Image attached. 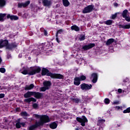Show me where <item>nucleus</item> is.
<instances>
[{
    "instance_id": "5",
    "label": "nucleus",
    "mask_w": 130,
    "mask_h": 130,
    "mask_svg": "<svg viewBox=\"0 0 130 130\" xmlns=\"http://www.w3.org/2000/svg\"><path fill=\"white\" fill-rule=\"evenodd\" d=\"M76 120L78 122H80L82 126H85L86 125L85 123H86V122H88V120L85 116H83L82 118L77 117Z\"/></svg>"
},
{
    "instance_id": "37",
    "label": "nucleus",
    "mask_w": 130,
    "mask_h": 130,
    "mask_svg": "<svg viewBox=\"0 0 130 130\" xmlns=\"http://www.w3.org/2000/svg\"><path fill=\"white\" fill-rule=\"evenodd\" d=\"M98 122H99V123H101L102 124L104 123V122H105V119L99 120Z\"/></svg>"
},
{
    "instance_id": "26",
    "label": "nucleus",
    "mask_w": 130,
    "mask_h": 130,
    "mask_svg": "<svg viewBox=\"0 0 130 130\" xmlns=\"http://www.w3.org/2000/svg\"><path fill=\"white\" fill-rule=\"evenodd\" d=\"M57 127V124H56V123L55 122H53L50 124V128H52L53 129H54V128H56Z\"/></svg>"
},
{
    "instance_id": "22",
    "label": "nucleus",
    "mask_w": 130,
    "mask_h": 130,
    "mask_svg": "<svg viewBox=\"0 0 130 130\" xmlns=\"http://www.w3.org/2000/svg\"><path fill=\"white\" fill-rule=\"evenodd\" d=\"M33 88H34V84H31L29 85H26L24 88V90H32Z\"/></svg>"
},
{
    "instance_id": "50",
    "label": "nucleus",
    "mask_w": 130,
    "mask_h": 130,
    "mask_svg": "<svg viewBox=\"0 0 130 130\" xmlns=\"http://www.w3.org/2000/svg\"><path fill=\"white\" fill-rule=\"evenodd\" d=\"M116 108H117L118 110L120 109V107L119 106H116Z\"/></svg>"
},
{
    "instance_id": "38",
    "label": "nucleus",
    "mask_w": 130,
    "mask_h": 130,
    "mask_svg": "<svg viewBox=\"0 0 130 130\" xmlns=\"http://www.w3.org/2000/svg\"><path fill=\"white\" fill-rule=\"evenodd\" d=\"M32 107L34 109H37V108H38V105L37 104H34L32 105Z\"/></svg>"
},
{
    "instance_id": "49",
    "label": "nucleus",
    "mask_w": 130,
    "mask_h": 130,
    "mask_svg": "<svg viewBox=\"0 0 130 130\" xmlns=\"http://www.w3.org/2000/svg\"><path fill=\"white\" fill-rule=\"evenodd\" d=\"M44 33L45 35H47V31H46V30H44Z\"/></svg>"
},
{
    "instance_id": "4",
    "label": "nucleus",
    "mask_w": 130,
    "mask_h": 130,
    "mask_svg": "<svg viewBox=\"0 0 130 130\" xmlns=\"http://www.w3.org/2000/svg\"><path fill=\"white\" fill-rule=\"evenodd\" d=\"M50 121V119H49V117L46 115H41V120L38 123V125H43L44 123H47V122H49Z\"/></svg>"
},
{
    "instance_id": "1",
    "label": "nucleus",
    "mask_w": 130,
    "mask_h": 130,
    "mask_svg": "<svg viewBox=\"0 0 130 130\" xmlns=\"http://www.w3.org/2000/svg\"><path fill=\"white\" fill-rule=\"evenodd\" d=\"M22 70L23 71L21 72V74H23V75H29L30 76L38 74V73H40L41 71V69L37 67H31L28 69H25V68H23Z\"/></svg>"
},
{
    "instance_id": "48",
    "label": "nucleus",
    "mask_w": 130,
    "mask_h": 130,
    "mask_svg": "<svg viewBox=\"0 0 130 130\" xmlns=\"http://www.w3.org/2000/svg\"><path fill=\"white\" fill-rule=\"evenodd\" d=\"M25 123H20V125H22V126H25Z\"/></svg>"
},
{
    "instance_id": "24",
    "label": "nucleus",
    "mask_w": 130,
    "mask_h": 130,
    "mask_svg": "<svg viewBox=\"0 0 130 130\" xmlns=\"http://www.w3.org/2000/svg\"><path fill=\"white\" fill-rule=\"evenodd\" d=\"M127 13H128V11L127 9L124 10L122 13V18H125L127 16Z\"/></svg>"
},
{
    "instance_id": "51",
    "label": "nucleus",
    "mask_w": 130,
    "mask_h": 130,
    "mask_svg": "<svg viewBox=\"0 0 130 130\" xmlns=\"http://www.w3.org/2000/svg\"><path fill=\"white\" fill-rule=\"evenodd\" d=\"M2 61H3V60H2V57H0V64L2 63Z\"/></svg>"
},
{
    "instance_id": "8",
    "label": "nucleus",
    "mask_w": 130,
    "mask_h": 130,
    "mask_svg": "<svg viewBox=\"0 0 130 130\" xmlns=\"http://www.w3.org/2000/svg\"><path fill=\"white\" fill-rule=\"evenodd\" d=\"M32 96L37 99H41V98L43 97V94L39 92L32 91Z\"/></svg>"
},
{
    "instance_id": "21",
    "label": "nucleus",
    "mask_w": 130,
    "mask_h": 130,
    "mask_svg": "<svg viewBox=\"0 0 130 130\" xmlns=\"http://www.w3.org/2000/svg\"><path fill=\"white\" fill-rule=\"evenodd\" d=\"M38 126H40V125H38V122H36V124L32 125L29 127V130H34L36 128V127H38Z\"/></svg>"
},
{
    "instance_id": "45",
    "label": "nucleus",
    "mask_w": 130,
    "mask_h": 130,
    "mask_svg": "<svg viewBox=\"0 0 130 130\" xmlns=\"http://www.w3.org/2000/svg\"><path fill=\"white\" fill-rule=\"evenodd\" d=\"M113 5L114 7H118V4H117V3H114Z\"/></svg>"
},
{
    "instance_id": "31",
    "label": "nucleus",
    "mask_w": 130,
    "mask_h": 130,
    "mask_svg": "<svg viewBox=\"0 0 130 130\" xmlns=\"http://www.w3.org/2000/svg\"><path fill=\"white\" fill-rule=\"evenodd\" d=\"M130 113V107L127 108L126 110L123 111V113Z\"/></svg>"
},
{
    "instance_id": "15",
    "label": "nucleus",
    "mask_w": 130,
    "mask_h": 130,
    "mask_svg": "<svg viewBox=\"0 0 130 130\" xmlns=\"http://www.w3.org/2000/svg\"><path fill=\"white\" fill-rule=\"evenodd\" d=\"M24 102H26V103H30V102H31V101L32 102H36V101H37V100H36L35 98H30L27 99H25L24 100Z\"/></svg>"
},
{
    "instance_id": "17",
    "label": "nucleus",
    "mask_w": 130,
    "mask_h": 130,
    "mask_svg": "<svg viewBox=\"0 0 130 130\" xmlns=\"http://www.w3.org/2000/svg\"><path fill=\"white\" fill-rule=\"evenodd\" d=\"M23 96L24 98H30L31 96H33V91H28Z\"/></svg>"
},
{
    "instance_id": "6",
    "label": "nucleus",
    "mask_w": 130,
    "mask_h": 130,
    "mask_svg": "<svg viewBox=\"0 0 130 130\" xmlns=\"http://www.w3.org/2000/svg\"><path fill=\"white\" fill-rule=\"evenodd\" d=\"M94 9V6L93 5H89L87 7L84 8V10L82 11L83 14H87L88 13H90L93 11Z\"/></svg>"
},
{
    "instance_id": "46",
    "label": "nucleus",
    "mask_w": 130,
    "mask_h": 130,
    "mask_svg": "<svg viewBox=\"0 0 130 130\" xmlns=\"http://www.w3.org/2000/svg\"><path fill=\"white\" fill-rule=\"evenodd\" d=\"M74 101H75V102H77V103H78L80 101V100H79V99H75L74 100Z\"/></svg>"
},
{
    "instance_id": "34",
    "label": "nucleus",
    "mask_w": 130,
    "mask_h": 130,
    "mask_svg": "<svg viewBox=\"0 0 130 130\" xmlns=\"http://www.w3.org/2000/svg\"><path fill=\"white\" fill-rule=\"evenodd\" d=\"M16 127L17 128H20L21 127V123H20V122L16 123Z\"/></svg>"
},
{
    "instance_id": "52",
    "label": "nucleus",
    "mask_w": 130,
    "mask_h": 130,
    "mask_svg": "<svg viewBox=\"0 0 130 130\" xmlns=\"http://www.w3.org/2000/svg\"><path fill=\"white\" fill-rule=\"evenodd\" d=\"M123 83H126V82H127V81H126V80L124 79V80H123Z\"/></svg>"
},
{
    "instance_id": "29",
    "label": "nucleus",
    "mask_w": 130,
    "mask_h": 130,
    "mask_svg": "<svg viewBox=\"0 0 130 130\" xmlns=\"http://www.w3.org/2000/svg\"><path fill=\"white\" fill-rule=\"evenodd\" d=\"M79 78L80 81H85V80H86V76H84V75H82L81 76H80V77H78Z\"/></svg>"
},
{
    "instance_id": "53",
    "label": "nucleus",
    "mask_w": 130,
    "mask_h": 130,
    "mask_svg": "<svg viewBox=\"0 0 130 130\" xmlns=\"http://www.w3.org/2000/svg\"><path fill=\"white\" fill-rule=\"evenodd\" d=\"M117 126H118V127H119V126H120V125L117 124Z\"/></svg>"
},
{
    "instance_id": "39",
    "label": "nucleus",
    "mask_w": 130,
    "mask_h": 130,
    "mask_svg": "<svg viewBox=\"0 0 130 130\" xmlns=\"http://www.w3.org/2000/svg\"><path fill=\"white\" fill-rule=\"evenodd\" d=\"M34 117H36V118H40V119H41V115H39L38 114H34Z\"/></svg>"
},
{
    "instance_id": "9",
    "label": "nucleus",
    "mask_w": 130,
    "mask_h": 130,
    "mask_svg": "<svg viewBox=\"0 0 130 130\" xmlns=\"http://www.w3.org/2000/svg\"><path fill=\"white\" fill-rule=\"evenodd\" d=\"M9 44V41L7 40H0V48H3L5 46H8Z\"/></svg>"
},
{
    "instance_id": "43",
    "label": "nucleus",
    "mask_w": 130,
    "mask_h": 130,
    "mask_svg": "<svg viewBox=\"0 0 130 130\" xmlns=\"http://www.w3.org/2000/svg\"><path fill=\"white\" fill-rule=\"evenodd\" d=\"M113 104H119V101H115L113 102Z\"/></svg>"
},
{
    "instance_id": "40",
    "label": "nucleus",
    "mask_w": 130,
    "mask_h": 130,
    "mask_svg": "<svg viewBox=\"0 0 130 130\" xmlns=\"http://www.w3.org/2000/svg\"><path fill=\"white\" fill-rule=\"evenodd\" d=\"M125 21L126 22H130V17L129 16H126V17H124Z\"/></svg>"
},
{
    "instance_id": "12",
    "label": "nucleus",
    "mask_w": 130,
    "mask_h": 130,
    "mask_svg": "<svg viewBox=\"0 0 130 130\" xmlns=\"http://www.w3.org/2000/svg\"><path fill=\"white\" fill-rule=\"evenodd\" d=\"M95 46V44H90L88 45H85L83 47V49L84 50H88V49H90V48H92Z\"/></svg>"
},
{
    "instance_id": "3",
    "label": "nucleus",
    "mask_w": 130,
    "mask_h": 130,
    "mask_svg": "<svg viewBox=\"0 0 130 130\" xmlns=\"http://www.w3.org/2000/svg\"><path fill=\"white\" fill-rule=\"evenodd\" d=\"M44 86L40 88L41 92H45L46 90H49L50 87H51V82L48 81H44L43 83Z\"/></svg>"
},
{
    "instance_id": "13",
    "label": "nucleus",
    "mask_w": 130,
    "mask_h": 130,
    "mask_svg": "<svg viewBox=\"0 0 130 130\" xmlns=\"http://www.w3.org/2000/svg\"><path fill=\"white\" fill-rule=\"evenodd\" d=\"M42 2L44 7H49L51 5V2L49 0H42Z\"/></svg>"
},
{
    "instance_id": "35",
    "label": "nucleus",
    "mask_w": 130,
    "mask_h": 130,
    "mask_svg": "<svg viewBox=\"0 0 130 130\" xmlns=\"http://www.w3.org/2000/svg\"><path fill=\"white\" fill-rule=\"evenodd\" d=\"M0 72L1 73H2V74H5V73H6V69L0 68Z\"/></svg>"
},
{
    "instance_id": "55",
    "label": "nucleus",
    "mask_w": 130,
    "mask_h": 130,
    "mask_svg": "<svg viewBox=\"0 0 130 130\" xmlns=\"http://www.w3.org/2000/svg\"><path fill=\"white\" fill-rule=\"evenodd\" d=\"M0 89H1V86H0Z\"/></svg>"
},
{
    "instance_id": "28",
    "label": "nucleus",
    "mask_w": 130,
    "mask_h": 130,
    "mask_svg": "<svg viewBox=\"0 0 130 130\" xmlns=\"http://www.w3.org/2000/svg\"><path fill=\"white\" fill-rule=\"evenodd\" d=\"M113 23V20H108L105 21V24H106V25H108V26H110V25H112Z\"/></svg>"
},
{
    "instance_id": "32",
    "label": "nucleus",
    "mask_w": 130,
    "mask_h": 130,
    "mask_svg": "<svg viewBox=\"0 0 130 130\" xmlns=\"http://www.w3.org/2000/svg\"><path fill=\"white\" fill-rule=\"evenodd\" d=\"M104 102L105 104H109V103H110V100L108 98H106L104 100Z\"/></svg>"
},
{
    "instance_id": "44",
    "label": "nucleus",
    "mask_w": 130,
    "mask_h": 130,
    "mask_svg": "<svg viewBox=\"0 0 130 130\" xmlns=\"http://www.w3.org/2000/svg\"><path fill=\"white\" fill-rule=\"evenodd\" d=\"M122 89H121V88H119L118 89V93H122Z\"/></svg>"
},
{
    "instance_id": "11",
    "label": "nucleus",
    "mask_w": 130,
    "mask_h": 130,
    "mask_svg": "<svg viewBox=\"0 0 130 130\" xmlns=\"http://www.w3.org/2000/svg\"><path fill=\"white\" fill-rule=\"evenodd\" d=\"M98 76L97 75V74L96 73H93L91 77H90V80H92V83H96L97 82Z\"/></svg>"
},
{
    "instance_id": "14",
    "label": "nucleus",
    "mask_w": 130,
    "mask_h": 130,
    "mask_svg": "<svg viewBox=\"0 0 130 130\" xmlns=\"http://www.w3.org/2000/svg\"><path fill=\"white\" fill-rule=\"evenodd\" d=\"M119 29H129L130 28V24H126V25H122V24H119Z\"/></svg>"
},
{
    "instance_id": "36",
    "label": "nucleus",
    "mask_w": 130,
    "mask_h": 130,
    "mask_svg": "<svg viewBox=\"0 0 130 130\" xmlns=\"http://www.w3.org/2000/svg\"><path fill=\"white\" fill-rule=\"evenodd\" d=\"M117 17V13H115L114 14H113L112 15V20H114V19H115V18H116Z\"/></svg>"
},
{
    "instance_id": "7",
    "label": "nucleus",
    "mask_w": 130,
    "mask_h": 130,
    "mask_svg": "<svg viewBox=\"0 0 130 130\" xmlns=\"http://www.w3.org/2000/svg\"><path fill=\"white\" fill-rule=\"evenodd\" d=\"M82 90H90L92 88V85L83 83L80 85Z\"/></svg>"
},
{
    "instance_id": "19",
    "label": "nucleus",
    "mask_w": 130,
    "mask_h": 130,
    "mask_svg": "<svg viewBox=\"0 0 130 130\" xmlns=\"http://www.w3.org/2000/svg\"><path fill=\"white\" fill-rule=\"evenodd\" d=\"M113 42H114V39L113 38L109 39L107 41L106 45H107V46H108L111 44H112Z\"/></svg>"
},
{
    "instance_id": "20",
    "label": "nucleus",
    "mask_w": 130,
    "mask_h": 130,
    "mask_svg": "<svg viewBox=\"0 0 130 130\" xmlns=\"http://www.w3.org/2000/svg\"><path fill=\"white\" fill-rule=\"evenodd\" d=\"M7 5L6 0H0V8L2 9Z\"/></svg>"
},
{
    "instance_id": "30",
    "label": "nucleus",
    "mask_w": 130,
    "mask_h": 130,
    "mask_svg": "<svg viewBox=\"0 0 130 130\" xmlns=\"http://www.w3.org/2000/svg\"><path fill=\"white\" fill-rule=\"evenodd\" d=\"M20 114L21 116H29V114L26 112H21Z\"/></svg>"
},
{
    "instance_id": "16",
    "label": "nucleus",
    "mask_w": 130,
    "mask_h": 130,
    "mask_svg": "<svg viewBox=\"0 0 130 130\" xmlns=\"http://www.w3.org/2000/svg\"><path fill=\"white\" fill-rule=\"evenodd\" d=\"M74 84L76 86H79L80 85V84H81V81H80V78L79 77H75L74 78Z\"/></svg>"
},
{
    "instance_id": "33",
    "label": "nucleus",
    "mask_w": 130,
    "mask_h": 130,
    "mask_svg": "<svg viewBox=\"0 0 130 130\" xmlns=\"http://www.w3.org/2000/svg\"><path fill=\"white\" fill-rule=\"evenodd\" d=\"M62 33V29H59L57 31L56 35V37H58V34H61Z\"/></svg>"
},
{
    "instance_id": "23",
    "label": "nucleus",
    "mask_w": 130,
    "mask_h": 130,
    "mask_svg": "<svg viewBox=\"0 0 130 130\" xmlns=\"http://www.w3.org/2000/svg\"><path fill=\"white\" fill-rule=\"evenodd\" d=\"M71 30H74V31H76V32H78L80 31V27H79L77 25H73L71 26Z\"/></svg>"
},
{
    "instance_id": "18",
    "label": "nucleus",
    "mask_w": 130,
    "mask_h": 130,
    "mask_svg": "<svg viewBox=\"0 0 130 130\" xmlns=\"http://www.w3.org/2000/svg\"><path fill=\"white\" fill-rule=\"evenodd\" d=\"M7 19H10L11 20H18V19H19V18L16 16L14 15H11L10 14H8L7 16Z\"/></svg>"
},
{
    "instance_id": "10",
    "label": "nucleus",
    "mask_w": 130,
    "mask_h": 130,
    "mask_svg": "<svg viewBox=\"0 0 130 130\" xmlns=\"http://www.w3.org/2000/svg\"><path fill=\"white\" fill-rule=\"evenodd\" d=\"M30 5V1H27L25 3H18V8H26Z\"/></svg>"
},
{
    "instance_id": "27",
    "label": "nucleus",
    "mask_w": 130,
    "mask_h": 130,
    "mask_svg": "<svg viewBox=\"0 0 130 130\" xmlns=\"http://www.w3.org/2000/svg\"><path fill=\"white\" fill-rule=\"evenodd\" d=\"M6 16H7L6 14L0 13V21L4 22V21H5L4 18L6 17Z\"/></svg>"
},
{
    "instance_id": "47",
    "label": "nucleus",
    "mask_w": 130,
    "mask_h": 130,
    "mask_svg": "<svg viewBox=\"0 0 130 130\" xmlns=\"http://www.w3.org/2000/svg\"><path fill=\"white\" fill-rule=\"evenodd\" d=\"M56 40L57 42H58V43H59L60 41H59V40H58V37H56Z\"/></svg>"
},
{
    "instance_id": "41",
    "label": "nucleus",
    "mask_w": 130,
    "mask_h": 130,
    "mask_svg": "<svg viewBox=\"0 0 130 130\" xmlns=\"http://www.w3.org/2000/svg\"><path fill=\"white\" fill-rule=\"evenodd\" d=\"M5 98V94L4 93H1L0 94V99H2L3 98Z\"/></svg>"
},
{
    "instance_id": "42",
    "label": "nucleus",
    "mask_w": 130,
    "mask_h": 130,
    "mask_svg": "<svg viewBox=\"0 0 130 130\" xmlns=\"http://www.w3.org/2000/svg\"><path fill=\"white\" fill-rule=\"evenodd\" d=\"M80 40L82 41V40H85V36H82L80 38Z\"/></svg>"
},
{
    "instance_id": "25",
    "label": "nucleus",
    "mask_w": 130,
    "mask_h": 130,
    "mask_svg": "<svg viewBox=\"0 0 130 130\" xmlns=\"http://www.w3.org/2000/svg\"><path fill=\"white\" fill-rule=\"evenodd\" d=\"M64 7H69L70 6V2L68 0H62Z\"/></svg>"
},
{
    "instance_id": "2",
    "label": "nucleus",
    "mask_w": 130,
    "mask_h": 130,
    "mask_svg": "<svg viewBox=\"0 0 130 130\" xmlns=\"http://www.w3.org/2000/svg\"><path fill=\"white\" fill-rule=\"evenodd\" d=\"M48 72H49L48 70L43 68L42 71V76H45L47 75V76L50 77L52 79H62L64 78L63 75L61 74L52 73Z\"/></svg>"
},
{
    "instance_id": "54",
    "label": "nucleus",
    "mask_w": 130,
    "mask_h": 130,
    "mask_svg": "<svg viewBox=\"0 0 130 130\" xmlns=\"http://www.w3.org/2000/svg\"><path fill=\"white\" fill-rule=\"evenodd\" d=\"M76 130H79V129L78 128H76Z\"/></svg>"
}]
</instances>
